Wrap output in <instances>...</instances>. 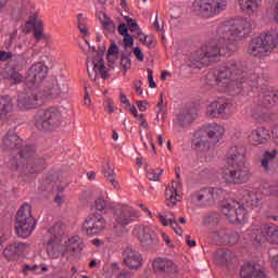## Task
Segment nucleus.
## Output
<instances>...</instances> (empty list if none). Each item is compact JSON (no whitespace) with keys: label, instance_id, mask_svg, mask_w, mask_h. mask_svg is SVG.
Here are the masks:
<instances>
[{"label":"nucleus","instance_id":"41","mask_svg":"<svg viewBox=\"0 0 278 278\" xmlns=\"http://www.w3.org/2000/svg\"><path fill=\"white\" fill-rule=\"evenodd\" d=\"M77 25L80 34L86 38L90 36V25H88V20L84 17V14L79 13L77 16Z\"/></svg>","mask_w":278,"mask_h":278},{"label":"nucleus","instance_id":"21","mask_svg":"<svg viewBox=\"0 0 278 278\" xmlns=\"http://www.w3.org/2000/svg\"><path fill=\"white\" fill-rule=\"evenodd\" d=\"M152 268L154 273H166V275H176V273H179V268L175 262L162 257L153 261Z\"/></svg>","mask_w":278,"mask_h":278},{"label":"nucleus","instance_id":"35","mask_svg":"<svg viewBox=\"0 0 278 278\" xmlns=\"http://www.w3.org/2000/svg\"><path fill=\"white\" fill-rule=\"evenodd\" d=\"M21 142L22 140L16 132H8L3 139V144L7 149H18Z\"/></svg>","mask_w":278,"mask_h":278},{"label":"nucleus","instance_id":"59","mask_svg":"<svg viewBox=\"0 0 278 278\" xmlns=\"http://www.w3.org/2000/svg\"><path fill=\"white\" fill-rule=\"evenodd\" d=\"M273 16L274 21L278 24V0H274Z\"/></svg>","mask_w":278,"mask_h":278},{"label":"nucleus","instance_id":"5","mask_svg":"<svg viewBox=\"0 0 278 278\" xmlns=\"http://www.w3.org/2000/svg\"><path fill=\"white\" fill-rule=\"evenodd\" d=\"M278 46V33L271 30L263 33L251 40L248 53L253 58H268Z\"/></svg>","mask_w":278,"mask_h":278},{"label":"nucleus","instance_id":"34","mask_svg":"<svg viewBox=\"0 0 278 278\" xmlns=\"http://www.w3.org/2000/svg\"><path fill=\"white\" fill-rule=\"evenodd\" d=\"M260 98L261 105H264L265 108L267 105H277L278 103V91H264Z\"/></svg>","mask_w":278,"mask_h":278},{"label":"nucleus","instance_id":"40","mask_svg":"<svg viewBox=\"0 0 278 278\" xmlns=\"http://www.w3.org/2000/svg\"><path fill=\"white\" fill-rule=\"evenodd\" d=\"M94 207L97 212H108V210H112V202L102 195L94 201Z\"/></svg>","mask_w":278,"mask_h":278},{"label":"nucleus","instance_id":"63","mask_svg":"<svg viewBox=\"0 0 278 278\" xmlns=\"http://www.w3.org/2000/svg\"><path fill=\"white\" fill-rule=\"evenodd\" d=\"M162 238H163L164 242L167 244V247L173 248V242L170 241V237H168V235L163 232Z\"/></svg>","mask_w":278,"mask_h":278},{"label":"nucleus","instance_id":"42","mask_svg":"<svg viewBox=\"0 0 278 278\" xmlns=\"http://www.w3.org/2000/svg\"><path fill=\"white\" fill-rule=\"evenodd\" d=\"M156 217L159 218L163 227H168V225L177 223V217L175 216V214H173V212H167L165 214L159 213Z\"/></svg>","mask_w":278,"mask_h":278},{"label":"nucleus","instance_id":"37","mask_svg":"<svg viewBox=\"0 0 278 278\" xmlns=\"http://www.w3.org/2000/svg\"><path fill=\"white\" fill-rule=\"evenodd\" d=\"M244 201L249 207H258L260 203L262 202V198H260V193L255 191H247Z\"/></svg>","mask_w":278,"mask_h":278},{"label":"nucleus","instance_id":"30","mask_svg":"<svg viewBox=\"0 0 278 278\" xmlns=\"http://www.w3.org/2000/svg\"><path fill=\"white\" fill-rule=\"evenodd\" d=\"M239 10L243 12L244 14H255L260 11V8H262V0H237Z\"/></svg>","mask_w":278,"mask_h":278},{"label":"nucleus","instance_id":"25","mask_svg":"<svg viewBox=\"0 0 278 278\" xmlns=\"http://www.w3.org/2000/svg\"><path fill=\"white\" fill-rule=\"evenodd\" d=\"M26 251H29V243L17 242L7 247L3 251V255L7 260H16V257H21Z\"/></svg>","mask_w":278,"mask_h":278},{"label":"nucleus","instance_id":"1","mask_svg":"<svg viewBox=\"0 0 278 278\" xmlns=\"http://www.w3.org/2000/svg\"><path fill=\"white\" fill-rule=\"evenodd\" d=\"M251 29H253V24L249 20H239L233 24L225 22L218 27L217 37L189 55L188 66L201 70L210 66L220 55H230L233 49L231 40H238L251 34Z\"/></svg>","mask_w":278,"mask_h":278},{"label":"nucleus","instance_id":"26","mask_svg":"<svg viewBox=\"0 0 278 278\" xmlns=\"http://www.w3.org/2000/svg\"><path fill=\"white\" fill-rule=\"evenodd\" d=\"M206 136L211 139L212 144H218L220 140H223V136H225V126L211 123L206 127Z\"/></svg>","mask_w":278,"mask_h":278},{"label":"nucleus","instance_id":"62","mask_svg":"<svg viewBox=\"0 0 278 278\" xmlns=\"http://www.w3.org/2000/svg\"><path fill=\"white\" fill-rule=\"evenodd\" d=\"M105 110L109 114H114V110H115L114 102L109 101Z\"/></svg>","mask_w":278,"mask_h":278},{"label":"nucleus","instance_id":"27","mask_svg":"<svg viewBox=\"0 0 278 278\" xmlns=\"http://www.w3.org/2000/svg\"><path fill=\"white\" fill-rule=\"evenodd\" d=\"M213 240H216V242L223 240L224 242H228V244H238V240H240V235L233 230L220 229L214 232Z\"/></svg>","mask_w":278,"mask_h":278},{"label":"nucleus","instance_id":"47","mask_svg":"<svg viewBox=\"0 0 278 278\" xmlns=\"http://www.w3.org/2000/svg\"><path fill=\"white\" fill-rule=\"evenodd\" d=\"M265 197H276L278 199V184L265 187L263 189Z\"/></svg>","mask_w":278,"mask_h":278},{"label":"nucleus","instance_id":"31","mask_svg":"<svg viewBox=\"0 0 278 278\" xmlns=\"http://www.w3.org/2000/svg\"><path fill=\"white\" fill-rule=\"evenodd\" d=\"M14 112V100L10 96L0 97V121H5Z\"/></svg>","mask_w":278,"mask_h":278},{"label":"nucleus","instance_id":"36","mask_svg":"<svg viewBox=\"0 0 278 278\" xmlns=\"http://www.w3.org/2000/svg\"><path fill=\"white\" fill-rule=\"evenodd\" d=\"M177 123L180 127H188V125L194 123V115H192L190 110H184L178 114Z\"/></svg>","mask_w":278,"mask_h":278},{"label":"nucleus","instance_id":"57","mask_svg":"<svg viewBox=\"0 0 278 278\" xmlns=\"http://www.w3.org/2000/svg\"><path fill=\"white\" fill-rule=\"evenodd\" d=\"M125 47H134V37L131 35H124Z\"/></svg>","mask_w":278,"mask_h":278},{"label":"nucleus","instance_id":"28","mask_svg":"<svg viewBox=\"0 0 278 278\" xmlns=\"http://www.w3.org/2000/svg\"><path fill=\"white\" fill-rule=\"evenodd\" d=\"M243 278H268L260 265L244 264L240 271Z\"/></svg>","mask_w":278,"mask_h":278},{"label":"nucleus","instance_id":"33","mask_svg":"<svg viewBox=\"0 0 278 278\" xmlns=\"http://www.w3.org/2000/svg\"><path fill=\"white\" fill-rule=\"evenodd\" d=\"M217 103L219 116H231L236 112V106L229 100L218 99Z\"/></svg>","mask_w":278,"mask_h":278},{"label":"nucleus","instance_id":"16","mask_svg":"<svg viewBox=\"0 0 278 278\" xmlns=\"http://www.w3.org/2000/svg\"><path fill=\"white\" fill-rule=\"evenodd\" d=\"M106 227L108 222L100 213L89 214L83 225V229L88 236H97L98 233H101V231H105Z\"/></svg>","mask_w":278,"mask_h":278},{"label":"nucleus","instance_id":"60","mask_svg":"<svg viewBox=\"0 0 278 278\" xmlns=\"http://www.w3.org/2000/svg\"><path fill=\"white\" fill-rule=\"evenodd\" d=\"M147 105H149L147 101H137V108L140 112H147Z\"/></svg>","mask_w":278,"mask_h":278},{"label":"nucleus","instance_id":"54","mask_svg":"<svg viewBox=\"0 0 278 278\" xmlns=\"http://www.w3.org/2000/svg\"><path fill=\"white\" fill-rule=\"evenodd\" d=\"M169 226L172 227V229H174V231H175V233H177V236H184V229H181V227L179 226V224L177 222L169 224Z\"/></svg>","mask_w":278,"mask_h":278},{"label":"nucleus","instance_id":"9","mask_svg":"<svg viewBox=\"0 0 278 278\" xmlns=\"http://www.w3.org/2000/svg\"><path fill=\"white\" fill-rule=\"evenodd\" d=\"M219 175L224 184L240 185L247 184L253 174L248 166L241 163L235 165H224V167L220 168Z\"/></svg>","mask_w":278,"mask_h":278},{"label":"nucleus","instance_id":"29","mask_svg":"<svg viewBox=\"0 0 278 278\" xmlns=\"http://www.w3.org/2000/svg\"><path fill=\"white\" fill-rule=\"evenodd\" d=\"M249 138L252 141V144H265V142H268V138H270V130L265 127H257L252 130Z\"/></svg>","mask_w":278,"mask_h":278},{"label":"nucleus","instance_id":"15","mask_svg":"<svg viewBox=\"0 0 278 278\" xmlns=\"http://www.w3.org/2000/svg\"><path fill=\"white\" fill-rule=\"evenodd\" d=\"M36 155V149L31 146L25 147L20 152V156L22 160L26 162V172L30 175L34 173H40L45 168V159H34Z\"/></svg>","mask_w":278,"mask_h":278},{"label":"nucleus","instance_id":"45","mask_svg":"<svg viewBox=\"0 0 278 278\" xmlns=\"http://www.w3.org/2000/svg\"><path fill=\"white\" fill-rule=\"evenodd\" d=\"M164 173V169L156 168V169H150L147 172V177L150 181H160V177H162Z\"/></svg>","mask_w":278,"mask_h":278},{"label":"nucleus","instance_id":"55","mask_svg":"<svg viewBox=\"0 0 278 278\" xmlns=\"http://www.w3.org/2000/svg\"><path fill=\"white\" fill-rule=\"evenodd\" d=\"M148 81L150 84V88H157V84L153 80V70L148 68Z\"/></svg>","mask_w":278,"mask_h":278},{"label":"nucleus","instance_id":"52","mask_svg":"<svg viewBox=\"0 0 278 278\" xmlns=\"http://www.w3.org/2000/svg\"><path fill=\"white\" fill-rule=\"evenodd\" d=\"M118 46L113 41L108 50V55H118Z\"/></svg>","mask_w":278,"mask_h":278},{"label":"nucleus","instance_id":"32","mask_svg":"<svg viewBox=\"0 0 278 278\" xmlns=\"http://www.w3.org/2000/svg\"><path fill=\"white\" fill-rule=\"evenodd\" d=\"M165 199L167 207H175L177 202L181 201V195L177 193V189L174 186L165 189Z\"/></svg>","mask_w":278,"mask_h":278},{"label":"nucleus","instance_id":"61","mask_svg":"<svg viewBox=\"0 0 278 278\" xmlns=\"http://www.w3.org/2000/svg\"><path fill=\"white\" fill-rule=\"evenodd\" d=\"M121 103H123L126 106H131V102H129V99H127V96L125 93L119 94Z\"/></svg>","mask_w":278,"mask_h":278},{"label":"nucleus","instance_id":"39","mask_svg":"<svg viewBox=\"0 0 278 278\" xmlns=\"http://www.w3.org/2000/svg\"><path fill=\"white\" fill-rule=\"evenodd\" d=\"M125 21L128 25L129 31L132 34L134 38H139L143 36L142 29H140V26H138V23H136V20L126 16Z\"/></svg>","mask_w":278,"mask_h":278},{"label":"nucleus","instance_id":"20","mask_svg":"<svg viewBox=\"0 0 278 278\" xmlns=\"http://www.w3.org/2000/svg\"><path fill=\"white\" fill-rule=\"evenodd\" d=\"M91 51H93V53H96V55L93 58L87 56L88 73H90L89 68H90V64H91V66H93V71H94L96 75H98V73H99L100 77H102V79H108V77H110V74L108 73V67H105L103 56L97 52V48H94V47L91 48Z\"/></svg>","mask_w":278,"mask_h":278},{"label":"nucleus","instance_id":"6","mask_svg":"<svg viewBox=\"0 0 278 278\" xmlns=\"http://www.w3.org/2000/svg\"><path fill=\"white\" fill-rule=\"evenodd\" d=\"M63 121L62 110L56 106L40 110L35 116V125L39 131H55L62 127Z\"/></svg>","mask_w":278,"mask_h":278},{"label":"nucleus","instance_id":"64","mask_svg":"<svg viewBox=\"0 0 278 278\" xmlns=\"http://www.w3.org/2000/svg\"><path fill=\"white\" fill-rule=\"evenodd\" d=\"M5 8H8V0H0V14H3Z\"/></svg>","mask_w":278,"mask_h":278},{"label":"nucleus","instance_id":"53","mask_svg":"<svg viewBox=\"0 0 278 278\" xmlns=\"http://www.w3.org/2000/svg\"><path fill=\"white\" fill-rule=\"evenodd\" d=\"M166 112H167V109L166 106L165 108H161V109H157V115H156V119L157 121H166Z\"/></svg>","mask_w":278,"mask_h":278},{"label":"nucleus","instance_id":"51","mask_svg":"<svg viewBox=\"0 0 278 278\" xmlns=\"http://www.w3.org/2000/svg\"><path fill=\"white\" fill-rule=\"evenodd\" d=\"M121 66L124 71H129L131 68V60L128 56H122Z\"/></svg>","mask_w":278,"mask_h":278},{"label":"nucleus","instance_id":"12","mask_svg":"<svg viewBox=\"0 0 278 278\" xmlns=\"http://www.w3.org/2000/svg\"><path fill=\"white\" fill-rule=\"evenodd\" d=\"M222 213L226 216L229 223H244L249 217V211H247L244 204L235 200H229L225 203L222 206Z\"/></svg>","mask_w":278,"mask_h":278},{"label":"nucleus","instance_id":"43","mask_svg":"<svg viewBox=\"0 0 278 278\" xmlns=\"http://www.w3.org/2000/svg\"><path fill=\"white\" fill-rule=\"evenodd\" d=\"M103 173L106 179L112 184L114 188H118V182L116 179H114V168L110 165V163H106L103 167Z\"/></svg>","mask_w":278,"mask_h":278},{"label":"nucleus","instance_id":"44","mask_svg":"<svg viewBox=\"0 0 278 278\" xmlns=\"http://www.w3.org/2000/svg\"><path fill=\"white\" fill-rule=\"evenodd\" d=\"M206 115H208L211 118H218V100H215L207 105Z\"/></svg>","mask_w":278,"mask_h":278},{"label":"nucleus","instance_id":"22","mask_svg":"<svg viewBox=\"0 0 278 278\" xmlns=\"http://www.w3.org/2000/svg\"><path fill=\"white\" fill-rule=\"evenodd\" d=\"M247 150L242 146H235L229 148L226 154V164L225 166H231L236 164H244V155Z\"/></svg>","mask_w":278,"mask_h":278},{"label":"nucleus","instance_id":"4","mask_svg":"<svg viewBox=\"0 0 278 278\" xmlns=\"http://www.w3.org/2000/svg\"><path fill=\"white\" fill-rule=\"evenodd\" d=\"M14 21H23L27 18V24L34 27V37L36 40H42L45 38V26L38 22V11L36 4L31 0H21L16 8H13L11 13Z\"/></svg>","mask_w":278,"mask_h":278},{"label":"nucleus","instance_id":"10","mask_svg":"<svg viewBox=\"0 0 278 278\" xmlns=\"http://www.w3.org/2000/svg\"><path fill=\"white\" fill-rule=\"evenodd\" d=\"M227 9V0H194L193 12L202 18H214Z\"/></svg>","mask_w":278,"mask_h":278},{"label":"nucleus","instance_id":"14","mask_svg":"<svg viewBox=\"0 0 278 278\" xmlns=\"http://www.w3.org/2000/svg\"><path fill=\"white\" fill-rule=\"evenodd\" d=\"M134 236L144 249H154L160 244V238L150 226L137 225L132 230Z\"/></svg>","mask_w":278,"mask_h":278},{"label":"nucleus","instance_id":"23","mask_svg":"<svg viewBox=\"0 0 278 278\" xmlns=\"http://www.w3.org/2000/svg\"><path fill=\"white\" fill-rule=\"evenodd\" d=\"M124 264L130 268V270H137L142 266V255L138 250L126 248L124 251Z\"/></svg>","mask_w":278,"mask_h":278},{"label":"nucleus","instance_id":"2","mask_svg":"<svg viewBox=\"0 0 278 278\" xmlns=\"http://www.w3.org/2000/svg\"><path fill=\"white\" fill-rule=\"evenodd\" d=\"M207 77H214L219 90L229 94L238 93L244 81L255 84L260 79V77L255 76L247 78L244 71H242V65L237 64L236 61H229L218 65Z\"/></svg>","mask_w":278,"mask_h":278},{"label":"nucleus","instance_id":"13","mask_svg":"<svg viewBox=\"0 0 278 278\" xmlns=\"http://www.w3.org/2000/svg\"><path fill=\"white\" fill-rule=\"evenodd\" d=\"M68 94V84L63 77H52L45 86L43 97L46 99H62Z\"/></svg>","mask_w":278,"mask_h":278},{"label":"nucleus","instance_id":"56","mask_svg":"<svg viewBox=\"0 0 278 278\" xmlns=\"http://www.w3.org/2000/svg\"><path fill=\"white\" fill-rule=\"evenodd\" d=\"M134 53L139 62H144V53H142L140 47L135 48Z\"/></svg>","mask_w":278,"mask_h":278},{"label":"nucleus","instance_id":"38","mask_svg":"<svg viewBox=\"0 0 278 278\" xmlns=\"http://www.w3.org/2000/svg\"><path fill=\"white\" fill-rule=\"evenodd\" d=\"M277 157V150L265 151L263 159L261 160V166L264 168V170L268 172L270 170V164H273V161Z\"/></svg>","mask_w":278,"mask_h":278},{"label":"nucleus","instance_id":"50","mask_svg":"<svg viewBox=\"0 0 278 278\" xmlns=\"http://www.w3.org/2000/svg\"><path fill=\"white\" fill-rule=\"evenodd\" d=\"M10 79L11 81H13V84H21L23 83V75H21L18 72H12L10 75Z\"/></svg>","mask_w":278,"mask_h":278},{"label":"nucleus","instance_id":"8","mask_svg":"<svg viewBox=\"0 0 278 278\" xmlns=\"http://www.w3.org/2000/svg\"><path fill=\"white\" fill-rule=\"evenodd\" d=\"M36 218L31 214V206L24 203L17 211L15 219V231L18 238H29L36 231Z\"/></svg>","mask_w":278,"mask_h":278},{"label":"nucleus","instance_id":"17","mask_svg":"<svg viewBox=\"0 0 278 278\" xmlns=\"http://www.w3.org/2000/svg\"><path fill=\"white\" fill-rule=\"evenodd\" d=\"M40 99V89L38 87L28 86L25 92L18 94L17 108L20 110H33L38 105Z\"/></svg>","mask_w":278,"mask_h":278},{"label":"nucleus","instance_id":"48","mask_svg":"<svg viewBox=\"0 0 278 278\" xmlns=\"http://www.w3.org/2000/svg\"><path fill=\"white\" fill-rule=\"evenodd\" d=\"M102 25H103L105 31H108V34H114V31H116V26H114V22H112V20H110V18H105L102 22Z\"/></svg>","mask_w":278,"mask_h":278},{"label":"nucleus","instance_id":"7","mask_svg":"<svg viewBox=\"0 0 278 278\" xmlns=\"http://www.w3.org/2000/svg\"><path fill=\"white\" fill-rule=\"evenodd\" d=\"M138 218H140V214L131 206L127 204L118 206L113 213L112 227L114 233L116 236L127 233L128 225H131V223H135Z\"/></svg>","mask_w":278,"mask_h":278},{"label":"nucleus","instance_id":"58","mask_svg":"<svg viewBox=\"0 0 278 278\" xmlns=\"http://www.w3.org/2000/svg\"><path fill=\"white\" fill-rule=\"evenodd\" d=\"M117 31L121 34V36H127L129 34V27H127L125 24H121L117 28Z\"/></svg>","mask_w":278,"mask_h":278},{"label":"nucleus","instance_id":"18","mask_svg":"<svg viewBox=\"0 0 278 278\" xmlns=\"http://www.w3.org/2000/svg\"><path fill=\"white\" fill-rule=\"evenodd\" d=\"M47 75H49V68L47 65L42 62L35 63L28 70L26 84L33 88H38V84H42V81L47 79Z\"/></svg>","mask_w":278,"mask_h":278},{"label":"nucleus","instance_id":"24","mask_svg":"<svg viewBox=\"0 0 278 278\" xmlns=\"http://www.w3.org/2000/svg\"><path fill=\"white\" fill-rule=\"evenodd\" d=\"M192 148L198 153H207L212 149V141L210 137L204 132H197L192 140Z\"/></svg>","mask_w":278,"mask_h":278},{"label":"nucleus","instance_id":"3","mask_svg":"<svg viewBox=\"0 0 278 278\" xmlns=\"http://www.w3.org/2000/svg\"><path fill=\"white\" fill-rule=\"evenodd\" d=\"M50 239L47 244V254L52 260H58L61 255L71 257L81 251V239L79 236H73L64 240V228L61 222L50 228Z\"/></svg>","mask_w":278,"mask_h":278},{"label":"nucleus","instance_id":"46","mask_svg":"<svg viewBox=\"0 0 278 278\" xmlns=\"http://www.w3.org/2000/svg\"><path fill=\"white\" fill-rule=\"evenodd\" d=\"M13 58H15V60L23 61V55L21 54L15 55L14 53L5 50L0 51V62H8V60H12Z\"/></svg>","mask_w":278,"mask_h":278},{"label":"nucleus","instance_id":"49","mask_svg":"<svg viewBox=\"0 0 278 278\" xmlns=\"http://www.w3.org/2000/svg\"><path fill=\"white\" fill-rule=\"evenodd\" d=\"M139 40H140V42L146 45V47H151L155 42V39L153 37H149L146 35L140 36Z\"/></svg>","mask_w":278,"mask_h":278},{"label":"nucleus","instance_id":"19","mask_svg":"<svg viewBox=\"0 0 278 278\" xmlns=\"http://www.w3.org/2000/svg\"><path fill=\"white\" fill-rule=\"evenodd\" d=\"M225 194V191L220 188H203L195 194V201L198 205L207 206L214 205L215 201L220 199Z\"/></svg>","mask_w":278,"mask_h":278},{"label":"nucleus","instance_id":"11","mask_svg":"<svg viewBox=\"0 0 278 278\" xmlns=\"http://www.w3.org/2000/svg\"><path fill=\"white\" fill-rule=\"evenodd\" d=\"M251 238L255 244H262L264 242L278 244V227L275 224L253 226Z\"/></svg>","mask_w":278,"mask_h":278}]
</instances>
